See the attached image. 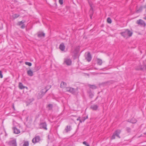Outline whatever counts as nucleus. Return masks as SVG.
Wrapping results in <instances>:
<instances>
[{"mask_svg":"<svg viewBox=\"0 0 146 146\" xmlns=\"http://www.w3.org/2000/svg\"><path fill=\"white\" fill-rule=\"evenodd\" d=\"M120 34L124 38H127L131 37L133 33L129 29H125L121 32Z\"/></svg>","mask_w":146,"mask_h":146,"instance_id":"1","label":"nucleus"},{"mask_svg":"<svg viewBox=\"0 0 146 146\" xmlns=\"http://www.w3.org/2000/svg\"><path fill=\"white\" fill-rule=\"evenodd\" d=\"M66 91L69 92L73 94H75L76 90H78V89H75L70 87H66Z\"/></svg>","mask_w":146,"mask_h":146,"instance_id":"2","label":"nucleus"},{"mask_svg":"<svg viewBox=\"0 0 146 146\" xmlns=\"http://www.w3.org/2000/svg\"><path fill=\"white\" fill-rule=\"evenodd\" d=\"M7 143L10 146H17L16 141L15 139L10 140L7 142Z\"/></svg>","mask_w":146,"mask_h":146,"instance_id":"3","label":"nucleus"},{"mask_svg":"<svg viewBox=\"0 0 146 146\" xmlns=\"http://www.w3.org/2000/svg\"><path fill=\"white\" fill-rule=\"evenodd\" d=\"M40 140V137L39 136L36 135L35 137L33 139L32 141L33 143L35 144L39 142Z\"/></svg>","mask_w":146,"mask_h":146,"instance_id":"4","label":"nucleus"},{"mask_svg":"<svg viewBox=\"0 0 146 146\" xmlns=\"http://www.w3.org/2000/svg\"><path fill=\"white\" fill-rule=\"evenodd\" d=\"M47 125L46 122L40 123L39 124L40 129H43L45 130H47Z\"/></svg>","mask_w":146,"mask_h":146,"instance_id":"5","label":"nucleus"},{"mask_svg":"<svg viewBox=\"0 0 146 146\" xmlns=\"http://www.w3.org/2000/svg\"><path fill=\"white\" fill-rule=\"evenodd\" d=\"M136 23L142 27H145L146 26V23L145 21L141 19L137 20Z\"/></svg>","mask_w":146,"mask_h":146,"instance_id":"6","label":"nucleus"},{"mask_svg":"<svg viewBox=\"0 0 146 146\" xmlns=\"http://www.w3.org/2000/svg\"><path fill=\"white\" fill-rule=\"evenodd\" d=\"M85 58L88 62L91 61L92 57L90 52H88L85 55Z\"/></svg>","mask_w":146,"mask_h":146,"instance_id":"7","label":"nucleus"},{"mask_svg":"<svg viewBox=\"0 0 146 146\" xmlns=\"http://www.w3.org/2000/svg\"><path fill=\"white\" fill-rule=\"evenodd\" d=\"M64 62L68 66L72 64L71 60L70 58H66L65 59Z\"/></svg>","mask_w":146,"mask_h":146,"instance_id":"8","label":"nucleus"},{"mask_svg":"<svg viewBox=\"0 0 146 146\" xmlns=\"http://www.w3.org/2000/svg\"><path fill=\"white\" fill-rule=\"evenodd\" d=\"M45 34L43 32H39L37 33V36L39 38L44 37Z\"/></svg>","mask_w":146,"mask_h":146,"instance_id":"9","label":"nucleus"},{"mask_svg":"<svg viewBox=\"0 0 146 146\" xmlns=\"http://www.w3.org/2000/svg\"><path fill=\"white\" fill-rule=\"evenodd\" d=\"M121 132V131L120 130H118L116 131L114 133V134L119 138H120V137L119 135Z\"/></svg>","mask_w":146,"mask_h":146,"instance_id":"10","label":"nucleus"},{"mask_svg":"<svg viewBox=\"0 0 146 146\" xmlns=\"http://www.w3.org/2000/svg\"><path fill=\"white\" fill-rule=\"evenodd\" d=\"M65 48V46H64L63 43H61L59 46V48L62 51H64Z\"/></svg>","mask_w":146,"mask_h":146,"instance_id":"11","label":"nucleus"},{"mask_svg":"<svg viewBox=\"0 0 146 146\" xmlns=\"http://www.w3.org/2000/svg\"><path fill=\"white\" fill-rule=\"evenodd\" d=\"M90 108L94 110H97L98 106L96 105H93L90 106Z\"/></svg>","mask_w":146,"mask_h":146,"instance_id":"12","label":"nucleus"},{"mask_svg":"<svg viewBox=\"0 0 146 146\" xmlns=\"http://www.w3.org/2000/svg\"><path fill=\"white\" fill-rule=\"evenodd\" d=\"M19 87L20 89L21 90L24 89L25 88H27V87L24 86L22 83L20 82L19 83Z\"/></svg>","mask_w":146,"mask_h":146,"instance_id":"13","label":"nucleus"},{"mask_svg":"<svg viewBox=\"0 0 146 146\" xmlns=\"http://www.w3.org/2000/svg\"><path fill=\"white\" fill-rule=\"evenodd\" d=\"M49 89L47 88V87H46L42 89L41 90L42 94H43V95Z\"/></svg>","mask_w":146,"mask_h":146,"instance_id":"14","label":"nucleus"},{"mask_svg":"<svg viewBox=\"0 0 146 146\" xmlns=\"http://www.w3.org/2000/svg\"><path fill=\"white\" fill-rule=\"evenodd\" d=\"M14 133L16 134H18L20 133V131L19 129H17L16 127H14L13 128Z\"/></svg>","mask_w":146,"mask_h":146,"instance_id":"15","label":"nucleus"},{"mask_svg":"<svg viewBox=\"0 0 146 146\" xmlns=\"http://www.w3.org/2000/svg\"><path fill=\"white\" fill-rule=\"evenodd\" d=\"M66 83L62 81L61 82L60 87L62 88H64L66 87Z\"/></svg>","mask_w":146,"mask_h":146,"instance_id":"16","label":"nucleus"},{"mask_svg":"<svg viewBox=\"0 0 146 146\" xmlns=\"http://www.w3.org/2000/svg\"><path fill=\"white\" fill-rule=\"evenodd\" d=\"M33 99H27L26 101V103H27V105H28L30 104L33 101Z\"/></svg>","mask_w":146,"mask_h":146,"instance_id":"17","label":"nucleus"},{"mask_svg":"<svg viewBox=\"0 0 146 146\" xmlns=\"http://www.w3.org/2000/svg\"><path fill=\"white\" fill-rule=\"evenodd\" d=\"M27 74L29 76H32L33 75V71L31 70L27 71Z\"/></svg>","mask_w":146,"mask_h":146,"instance_id":"18","label":"nucleus"},{"mask_svg":"<svg viewBox=\"0 0 146 146\" xmlns=\"http://www.w3.org/2000/svg\"><path fill=\"white\" fill-rule=\"evenodd\" d=\"M71 129V126H67L65 129L66 132L68 133Z\"/></svg>","mask_w":146,"mask_h":146,"instance_id":"19","label":"nucleus"},{"mask_svg":"<svg viewBox=\"0 0 146 146\" xmlns=\"http://www.w3.org/2000/svg\"><path fill=\"white\" fill-rule=\"evenodd\" d=\"M88 86L90 88L93 89H95L97 88L96 86L95 85H91L89 84Z\"/></svg>","mask_w":146,"mask_h":146,"instance_id":"20","label":"nucleus"},{"mask_svg":"<svg viewBox=\"0 0 146 146\" xmlns=\"http://www.w3.org/2000/svg\"><path fill=\"white\" fill-rule=\"evenodd\" d=\"M137 122V120L135 119L132 118L130 120V122H131L133 123H135Z\"/></svg>","mask_w":146,"mask_h":146,"instance_id":"21","label":"nucleus"},{"mask_svg":"<svg viewBox=\"0 0 146 146\" xmlns=\"http://www.w3.org/2000/svg\"><path fill=\"white\" fill-rule=\"evenodd\" d=\"M90 7H91V8L90 10L89 11V13H92L93 12V8H92V7L90 5ZM92 15L91 14H90V18H91V19H92Z\"/></svg>","mask_w":146,"mask_h":146,"instance_id":"22","label":"nucleus"},{"mask_svg":"<svg viewBox=\"0 0 146 146\" xmlns=\"http://www.w3.org/2000/svg\"><path fill=\"white\" fill-rule=\"evenodd\" d=\"M143 7L142 6L140 7L137 10L136 13H138L141 12L143 9Z\"/></svg>","mask_w":146,"mask_h":146,"instance_id":"23","label":"nucleus"},{"mask_svg":"<svg viewBox=\"0 0 146 146\" xmlns=\"http://www.w3.org/2000/svg\"><path fill=\"white\" fill-rule=\"evenodd\" d=\"M25 22V20H23L21 21H19L18 22V25L20 26L21 25V24H24Z\"/></svg>","mask_w":146,"mask_h":146,"instance_id":"24","label":"nucleus"},{"mask_svg":"<svg viewBox=\"0 0 146 146\" xmlns=\"http://www.w3.org/2000/svg\"><path fill=\"white\" fill-rule=\"evenodd\" d=\"M47 107L49 108L48 110H51L53 108V105L52 104H49L48 105Z\"/></svg>","mask_w":146,"mask_h":146,"instance_id":"25","label":"nucleus"},{"mask_svg":"<svg viewBox=\"0 0 146 146\" xmlns=\"http://www.w3.org/2000/svg\"><path fill=\"white\" fill-rule=\"evenodd\" d=\"M20 16V15L17 14H15L13 15V17L14 19H16L18 17Z\"/></svg>","mask_w":146,"mask_h":146,"instance_id":"26","label":"nucleus"},{"mask_svg":"<svg viewBox=\"0 0 146 146\" xmlns=\"http://www.w3.org/2000/svg\"><path fill=\"white\" fill-rule=\"evenodd\" d=\"M136 70H142L143 69V68L141 66H139V67L136 68Z\"/></svg>","mask_w":146,"mask_h":146,"instance_id":"27","label":"nucleus"},{"mask_svg":"<svg viewBox=\"0 0 146 146\" xmlns=\"http://www.w3.org/2000/svg\"><path fill=\"white\" fill-rule=\"evenodd\" d=\"M29 145V143L28 141H27L24 142L23 146H28Z\"/></svg>","mask_w":146,"mask_h":146,"instance_id":"28","label":"nucleus"},{"mask_svg":"<svg viewBox=\"0 0 146 146\" xmlns=\"http://www.w3.org/2000/svg\"><path fill=\"white\" fill-rule=\"evenodd\" d=\"M107 22L109 24H110L111 23V20L110 17H109L107 18Z\"/></svg>","mask_w":146,"mask_h":146,"instance_id":"29","label":"nucleus"},{"mask_svg":"<svg viewBox=\"0 0 146 146\" xmlns=\"http://www.w3.org/2000/svg\"><path fill=\"white\" fill-rule=\"evenodd\" d=\"M87 118H88V116H87L86 117V116H85V117H82L81 119L82 120V122H84L85 121V120Z\"/></svg>","mask_w":146,"mask_h":146,"instance_id":"30","label":"nucleus"},{"mask_svg":"<svg viewBox=\"0 0 146 146\" xmlns=\"http://www.w3.org/2000/svg\"><path fill=\"white\" fill-rule=\"evenodd\" d=\"M126 130L127 132L129 133L131 131V129L129 127H127L126 128Z\"/></svg>","mask_w":146,"mask_h":146,"instance_id":"31","label":"nucleus"},{"mask_svg":"<svg viewBox=\"0 0 146 146\" xmlns=\"http://www.w3.org/2000/svg\"><path fill=\"white\" fill-rule=\"evenodd\" d=\"M25 64L26 65H28L29 66H31L32 65L31 63L29 62H26Z\"/></svg>","mask_w":146,"mask_h":146,"instance_id":"32","label":"nucleus"},{"mask_svg":"<svg viewBox=\"0 0 146 146\" xmlns=\"http://www.w3.org/2000/svg\"><path fill=\"white\" fill-rule=\"evenodd\" d=\"M83 144L86 146H90L89 144L85 141H84L83 142Z\"/></svg>","mask_w":146,"mask_h":146,"instance_id":"33","label":"nucleus"},{"mask_svg":"<svg viewBox=\"0 0 146 146\" xmlns=\"http://www.w3.org/2000/svg\"><path fill=\"white\" fill-rule=\"evenodd\" d=\"M89 94L90 97L91 98H92L94 96V94L91 92H90Z\"/></svg>","mask_w":146,"mask_h":146,"instance_id":"34","label":"nucleus"},{"mask_svg":"<svg viewBox=\"0 0 146 146\" xmlns=\"http://www.w3.org/2000/svg\"><path fill=\"white\" fill-rule=\"evenodd\" d=\"M77 121H79L80 122V123H82V121L81 119H80V117H79L77 119Z\"/></svg>","mask_w":146,"mask_h":146,"instance_id":"35","label":"nucleus"},{"mask_svg":"<svg viewBox=\"0 0 146 146\" xmlns=\"http://www.w3.org/2000/svg\"><path fill=\"white\" fill-rule=\"evenodd\" d=\"M58 2L60 5H62L63 4V0H59Z\"/></svg>","mask_w":146,"mask_h":146,"instance_id":"36","label":"nucleus"},{"mask_svg":"<svg viewBox=\"0 0 146 146\" xmlns=\"http://www.w3.org/2000/svg\"><path fill=\"white\" fill-rule=\"evenodd\" d=\"M116 136L114 134V133H113L112 135V136H111V139H115V136Z\"/></svg>","mask_w":146,"mask_h":146,"instance_id":"37","label":"nucleus"},{"mask_svg":"<svg viewBox=\"0 0 146 146\" xmlns=\"http://www.w3.org/2000/svg\"><path fill=\"white\" fill-rule=\"evenodd\" d=\"M0 77L1 78H2L3 77V75L2 73V72L0 70Z\"/></svg>","mask_w":146,"mask_h":146,"instance_id":"38","label":"nucleus"},{"mask_svg":"<svg viewBox=\"0 0 146 146\" xmlns=\"http://www.w3.org/2000/svg\"><path fill=\"white\" fill-rule=\"evenodd\" d=\"M25 27V24H23L21 26V28L22 29H24Z\"/></svg>","mask_w":146,"mask_h":146,"instance_id":"39","label":"nucleus"},{"mask_svg":"<svg viewBox=\"0 0 146 146\" xmlns=\"http://www.w3.org/2000/svg\"><path fill=\"white\" fill-rule=\"evenodd\" d=\"M98 64L99 65H100V62H98Z\"/></svg>","mask_w":146,"mask_h":146,"instance_id":"40","label":"nucleus"},{"mask_svg":"<svg viewBox=\"0 0 146 146\" xmlns=\"http://www.w3.org/2000/svg\"><path fill=\"white\" fill-rule=\"evenodd\" d=\"M144 134L146 135V132L144 133Z\"/></svg>","mask_w":146,"mask_h":146,"instance_id":"41","label":"nucleus"},{"mask_svg":"<svg viewBox=\"0 0 146 146\" xmlns=\"http://www.w3.org/2000/svg\"><path fill=\"white\" fill-rule=\"evenodd\" d=\"M13 108L14 110H15V108L14 107V106H13Z\"/></svg>","mask_w":146,"mask_h":146,"instance_id":"42","label":"nucleus"},{"mask_svg":"<svg viewBox=\"0 0 146 146\" xmlns=\"http://www.w3.org/2000/svg\"><path fill=\"white\" fill-rule=\"evenodd\" d=\"M144 19H146V17H144Z\"/></svg>","mask_w":146,"mask_h":146,"instance_id":"43","label":"nucleus"},{"mask_svg":"<svg viewBox=\"0 0 146 146\" xmlns=\"http://www.w3.org/2000/svg\"><path fill=\"white\" fill-rule=\"evenodd\" d=\"M101 64H102V62H102V60H101Z\"/></svg>","mask_w":146,"mask_h":146,"instance_id":"44","label":"nucleus"},{"mask_svg":"<svg viewBox=\"0 0 146 146\" xmlns=\"http://www.w3.org/2000/svg\"><path fill=\"white\" fill-rule=\"evenodd\" d=\"M97 98H98V97H97L96 98V99Z\"/></svg>","mask_w":146,"mask_h":146,"instance_id":"45","label":"nucleus"},{"mask_svg":"<svg viewBox=\"0 0 146 146\" xmlns=\"http://www.w3.org/2000/svg\"><path fill=\"white\" fill-rule=\"evenodd\" d=\"M51 86H50V88H51Z\"/></svg>","mask_w":146,"mask_h":146,"instance_id":"46","label":"nucleus"},{"mask_svg":"<svg viewBox=\"0 0 146 146\" xmlns=\"http://www.w3.org/2000/svg\"><path fill=\"white\" fill-rule=\"evenodd\" d=\"M40 68V67H39L38 69H39Z\"/></svg>","mask_w":146,"mask_h":146,"instance_id":"47","label":"nucleus"}]
</instances>
